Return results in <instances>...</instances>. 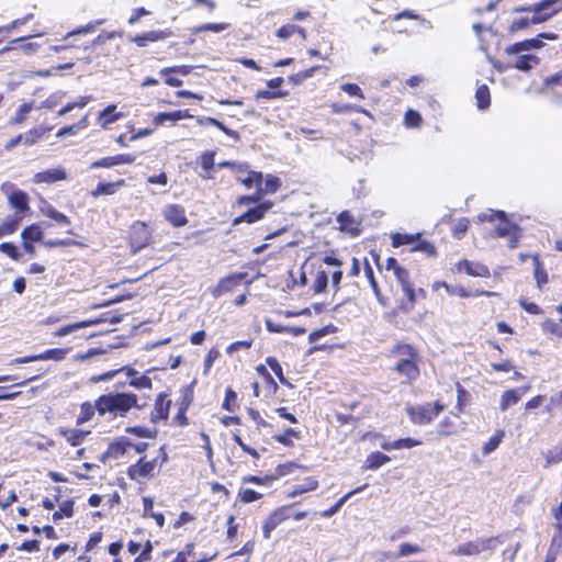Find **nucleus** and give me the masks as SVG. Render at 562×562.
Masks as SVG:
<instances>
[{
  "mask_svg": "<svg viewBox=\"0 0 562 562\" xmlns=\"http://www.w3.org/2000/svg\"><path fill=\"white\" fill-rule=\"evenodd\" d=\"M541 38L547 40H555L557 35L551 33H541L536 38L526 40L522 42L515 43L505 48V53L508 55H518L521 53H527L529 50L540 48L542 46Z\"/></svg>",
  "mask_w": 562,
  "mask_h": 562,
  "instance_id": "nucleus-8",
  "label": "nucleus"
},
{
  "mask_svg": "<svg viewBox=\"0 0 562 562\" xmlns=\"http://www.w3.org/2000/svg\"><path fill=\"white\" fill-rule=\"evenodd\" d=\"M337 222L339 223L341 231L349 232L352 235L358 233V229L355 226V221L348 212H341L337 217Z\"/></svg>",
  "mask_w": 562,
  "mask_h": 562,
  "instance_id": "nucleus-35",
  "label": "nucleus"
},
{
  "mask_svg": "<svg viewBox=\"0 0 562 562\" xmlns=\"http://www.w3.org/2000/svg\"><path fill=\"white\" fill-rule=\"evenodd\" d=\"M469 228V221L461 218L457 222L453 227V236L458 239L462 238Z\"/></svg>",
  "mask_w": 562,
  "mask_h": 562,
  "instance_id": "nucleus-55",
  "label": "nucleus"
},
{
  "mask_svg": "<svg viewBox=\"0 0 562 562\" xmlns=\"http://www.w3.org/2000/svg\"><path fill=\"white\" fill-rule=\"evenodd\" d=\"M292 437H297V431L289 428L283 434L276 436L274 439L284 446H291Z\"/></svg>",
  "mask_w": 562,
  "mask_h": 562,
  "instance_id": "nucleus-52",
  "label": "nucleus"
},
{
  "mask_svg": "<svg viewBox=\"0 0 562 562\" xmlns=\"http://www.w3.org/2000/svg\"><path fill=\"white\" fill-rule=\"evenodd\" d=\"M66 355H67V351L65 349L55 348V349H49L42 353L36 355V358H37V361L38 360L59 361V360L65 359Z\"/></svg>",
  "mask_w": 562,
  "mask_h": 562,
  "instance_id": "nucleus-41",
  "label": "nucleus"
},
{
  "mask_svg": "<svg viewBox=\"0 0 562 562\" xmlns=\"http://www.w3.org/2000/svg\"><path fill=\"white\" fill-rule=\"evenodd\" d=\"M0 250L12 258L13 260H18L20 257V254L16 249V247L11 243H3L0 245Z\"/></svg>",
  "mask_w": 562,
  "mask_h": 562,
  "instance_id": "nucleus-64",
  "label": "nucleus"
},
{
  "mask_svg": "<svg viewBox=\"0 0 562 562\" xmlns=\"http://www.w3.org/2000/svg\"><path fill=\"white\" fill-rule=\"evenodd\" d=\"M422 117L419 113L408 110L405 114V124L407 127H417L420 124Z\"/></svg>",
  "mask_w": 562,
  "mask_h": 562,
  "instance_id": "nucleus-58",
  "label": "nucleus"
},
{
  "mask_svg": "<svg viewBox=\"0 0 562 562\" xmlns=\"http://www.w3.org/2000/svg\"><path fill=\"white\" fill-rule=\"evenodd\" d=\"M103 23L102 20L100 21H95V22H91V23H88L87 25L85 26H80L69 33H67V35L65 36V38H68L70 36H74V35H77V34H88V33H92L99 25H101Z\"/></svg>",
  "mask_w": 562,
  "mask_h": 562,
  "instance_id": "nucleus-49",
  "label": "nucleus"
},
{
  "mask_svg": "<svg viewBox=\"0 0 562 562\" xmlns=\"http://www.w3.org/2000/svg\"><path fill=\"white\" fill-rule=\"evenodd\" d=\"M167 34L162 31H149L140 35H136L132 41L139 47L146 46L148 43L165 40Z\"/></svg>",
  "mask_w": 562,
  "mask_h": 562,
  "instance_id": "nucleus-23",
  "label": "nucleus"
},
{
  "mask_svg": "<svg viewBox=\"0 0 562 562\" xmlns=\"http://www.w3.org/2000/svg\"><path fill=\"white\" fill-rule=\"evenodd\" d=\"M143 504H144V516L153 517L156 520L157 525L161 528L165 524V518H164L162 514H157V513H155V510H153V507H154L153 499L149 497H144Z\"/></svg>",
  "mask_w": 562,
  "mask_h": 562,
  "instance_id": "nucleus-32",
  "label": "nucleus"
},
{
  "mask_svg": "<svg viewBox=\"0 0 562 562\" xmlns=\"http://www.w3.org/2000/svg\"><path fill=\"white\" fill-rule=\"evenodd\" d=\"M124 184H125L124 180H119L117 182H113V183H99L97 186V188L92 191V195L99 196V195L113 194L117 187H122Z\"/></svg>",
  "mask_w": 562,
  "mask_h": 562,
  "instance_id": "nucleus-33",
  "label": "nucleus"
},
{
  "mask_svg": "<svg viewBox=\"0 0 562 562\" xmlns=\"http://www.w3.org/2000/svg\"><path fill=\"white\" fill-rule=\"evenodd\" d=\"M498 541L496 538H477L473 541L460 543L450 551L456 557H475L485 551L493 552Z\"/></svg>",
  "mask_w": 562,
  "mask_h": 562,
  "instance_id": "nucleus-3",
  "label": "nucleus"
},
{
  "mask_svg": "<svg viewBox=\"0 0 562 562\" xmlns=\"http://www.w3.org/2000/svg\"><path fill=\"white\" fill-rule=\"evenodd\" d=\"M128 384L135 389L142 390V389H148L150 390L153 387V382L150 378L147 375H136L135 378L131 379Z\"/></svg>",
  "mask_w": 562,
  "mask_h": 562,
  "instance_id": "nucleus-45",
  "label": "nucleus"
},
{
  "mask_svg": "<svg viewBox=\"0 0 562 562\" xmlns=\"http://www.w3.org/2000/svg\"><path fill=\"white\" fill-rule=\"evenodd\" d=\"M151 238V232L144 222L133 223L130 232L131 246L134 252L146 247Z\"/></svg>",
  "mask_w": 562,
  "mask_h": 562,
  "instance_id": "nucleus-7",
  "label": "nucleus"
},
{
  "mask_svg": "<svg viewBox=\"0 0 562 562\" xmlns=\"http://www.w3.org/2000/svg\"><path fill=\"white\" fill-rule=\"evenodd\" d=\"M97 324H99L98 319L78 322V323L66 325V326L59 328L55 335L60 336V337L66 336V335L74 333L77 329L86 328V327L93 326Z\"/></svg>",
  "mask_w": 562,
  "mask_h": 562,
  "instance_id": "nucleus-30",
  "label": "nucleus"
},
{
  "mask_svg": "<svg viewBox=\"0 0 562 562\" xmlns=\"http://www.w3.org/2000/svg\"><path fill=\"white\" fill-rule=\"evenodd\" d=\"M263 196L262 194V188H259L257 190V192L252 195H244V196H240L237 201V203L239 205H245V204H250V203H257L261 200V198Z\"/></svg>",
  "mask_w": 562,
  "mask_h": 562,
  "instance_id": "nucleus-61",
  "label": "nucleus"
},
{
  "mask_svg": "<svg viewBox=\"0 0 562 562\" xmlns=\"http://www.w3.org/2000/svg\"><path fill=\"white\" fill-rule=\"evenodd\" d=\"M475 99L477 108L484 110L490 105V90L486 85H482L476 89Z\"/></svg>",
  "mask_w": 562,
  "mask_h": 562,
  "instance_id": "nucleus-39",
  "label": "nucleus"
},
{
  "mask_svg": "<svg viewBox=\"0 0 562 562\" xmlns=\"http://www.w3.org/2000/svg\"><path fill=\"white\" fill-rule=\"evenodd\" d=\"M286 94H288L286 92H281V91L259 90L256 92L255 98L257 100H259V99H277V98H283Z\"/></svg>",
  "mask_w": 562,
  "mask_h": 562,
  "instance_id": "nucleus-57",
  "label": "nucleus"
},
{
  "mask_svg": "<svg viewBox=\"0 0 562 562\" xmlns=\"http://www.w3.org/2000/svg\"><path fill=\"white\" fill-rule=\"evenodd\" d=\"M529 390L528 386L508 390L503 393L499 402V408L504 412L510 406L517 404L521 396Z\"/></svg>",
  "mask_w": 562,
  "mask_h": 562,
  "instance_id": "nucleus-16",
  "label": "nucleus"
},
{
  "mask_svg": "<svg viewBox=\"0 0 562 562\" xmlns=\"http://www.w3.org/2000/svg\"><path fill=\"white\" fill-rule=\"evenodd\" d=\"M132 408H140L138 396L131 392H111L97 398V412L101 416L125 417Z\"/></svg>",
  "mask_w": 562,
  "mask_h": 562,
  "instance_id": "nucleus-1",
  "label": "nucleus"
},
{
  "mask_svg": "<svg viewBox=\"0 0 562 562\" xmlns=\"http://www.w3.org/2000/svg\"><path fill=\"white\" fill-rule=\"evenodd\" d=\"M391 458L381 452H372L366 460L364 468L368 470H376L383 464L387 463Z\"/></svg>",
  "mask_w": 562,
  "mask_h": 562,
  "instance_id": "nucleus-28",
  "label": "nucleus"
},
{
  "mask_svg": "<svg viewBox=\"0 0 562 562\" xmlns=\"http://www.w3.org/2000/svg\"><path fill=\"white\" fill-rule=\"evenodd\" d=\"M477 222H491L499 238H508V247L516 248L521 237L520 228L510 222L503 211L486 210L477 215Z\"/></svg>",
  "mask_w": 562,
  "mask_h": 562,
  "instance_id": "nucleus-2",
  "label": "nucleus"
},
{
  "mask_svg": "<svg viewBox=\"0 0 562 562\" xmlns=\"http://www.w3.org/2000/svg\"><path fill=\"white\" fill-rule=\"evenodd\" d=\"M281 186V181L279 178L269 175L266 178L265 187L262 188V194H271L274 193Z\"/></svg>",
  "mask_w": 562,
  "mask_h": 562,
  "instance_id": "nucleus-47",
  "label": "nucleus"
},
{
  "mask_svg": "<svg viewBox=\"0 0 562 562\" xmlns=\"http://www.w3.org/2000/svg\"><path fill=\"white\" fill-rule=\"evenodd\" d=\"M406 411L414 424L424 425L434 420L443 411V405L439 402L428 403L420 406H409Z\"/></svg>",
  "mask_w": 562,
  "mask_h": 562,
  "instance_id": "nucleus-5",
  "label": "nucleus"
},
{
  "mask_svg": "<svg viewBox=\"0 0 562 562\" xmlns=\"http://www.w3.org/2000/svg\"><path fill=\"white\" fill-rule=\"evenodd\" d=\"M136 157L131 154H121L112 157H104L91 164V168H110L117 165H130L135 161Z\"/></svg>",
  "mask_w": 562,
  "mask_h": 562,
  "instance_id": "nucleus-13",
  "label": "nucleus"
},
{
  "mask_svg": "<svg viewBox=\"0 0 562 562\" xmlns=\"http://www.w3.org/2000/svg\"><path fill=\"white\" fill-rule=\"evenodd\" d=\"M122 117L121 112H116V105L110 104L99 113L98 122L102 128H106L112 123Z\"/></svg>",
  "mask_w": 562,
  "mask_h": 562,
  "instance_id": "nucleus-20",
  "label": "nucleus"
},
{
  "mask_svg": "<svg viewBox=\"0 0 562 562\" xmlns=\"http://www.w3.org/2000/svg\"><path fill=\"white\" fill-rule=\"evenodd\" d=\"M157 470V461L140 459L136 464L128 468L127 474L131 480L139 481L143 479H151L155 476Z\"/></svg>",
  "mask_w": 562,
  "mask_h": 562,
  "instance_id": "nucleus-9",
  "label": "nucleus"
},
{
  "mask_svg": "<svg viewBox=\"0 0 562 562\" xmlns=\"http://www.w3.org/2000/svg\"><path fill=\"white\" fill-rule=\"evenodd\" d=\"M394 353L403 357L395 364L394 371L406 376L408 381L416 380L419 375V369L414 362V349L408 345H400L395 348Z\"/></svg>",
  "mask_w": 562,
  "mask_h": 562,
  "instance_id": "nucleus-4",
  "label": "nucleus"
},
{
  "mask_svg": "<svg viewBox=\"0 0 562 562\" xmlns=\"http://www.w3.org/2000/svg\"><path fill=\"white\" fill-rule=\"evenodd\" d=\"M459 271H465L469 276L473 277H483L486 278L490 276V270L486 266L480 262H473L469 260H461L458 263Z\"/></svg>",
  "mask_w": 562,
  "mask_h": 562,
  "instance_id": "nucleus-17",
  "label": "nucleus"
},
{
  "mask_svg": "<svg viewBox=\"0 0 562 562\" xmlns=\"http://www.w3.org/2000/svg\"><path fill=\"white\" fill-rule=\"evenodd\" d=\"M318 486V481L314 477H306L302 483L296 484L290 492H288L286 497L293 498L304 493L315 491Z\"/></svg>",
  "mask_w": 562,
  "mask_h": 562,
  "instance_id": "nucleus-21",
  "label": "nucleus"
},
{
  "mask_svg": "<svg viewBox=\"0 0 562 562\" xmlns=\"http://www.w3.org/2000/svg\"><path fill=\"white\" fill-rule=\"evenodd\" d=\"M267 364L271 368V370L276 373L279 380L282 383H285V379L283 376L282 368L276 358L269 357L266 360Z\"/></svg>",
  "mask_w": 562,
  "mask_h": 562,
  "instance_id": "nucleus-63",
  "label": "nucleus"
},
{
  "mask_svg": "<svg viewBox=\"0 0 562 562\" xmlns=\"http://www.w3.org/2000/svg\"><path fill=\"white\" fill-rule=\"evenodd\" d=\"M562 0H541L540 2L533 4L529 8V11L536 13L532 16L531 22L533 24L541 23L550 19L552 15L562 10Z\"/></svg>",
  "mask_w": 562,
  "mask_h": 562,
  "instance_id": "nucleus-6",
  "label": "nucleus"
},
{
  "mask_svg": "<svg viewBox=\"0 0 562 562\" xmlns=\"http://www.w3.org/2000/svg\"><path fill=\"white\" fill-rule=\"evenodd\" d=\"M291 517V506L277 508L265 521L262 532L265 539H270L271 532L284 520Z\"/></svg>",
  "mask_w": 562,
  "mask_h": 562,
  "instance_id": "nucleus-10",
  "label": "nucleus"
},
{
  "mask_svg": "<svg viewBox=\"0 0 562 562\" xmlns=\"http://www.w3.org/2000/svg\"><path fill=\"white\" fill-rule=\"evenodd\" d=\"M88 434L89 432L79 429L61 430L63 437L67 440L68 443H70L74 447L79 446Z\"/></svg>",
  "mask_w": 562,
  "mask_h": 562,
  "instance_id": "nucleus-29",
  "label": "nucleus"
},
{
  "mask_svg": "<svg viewBox=\"0 0 562 562\" xmlns=\"http://www.w3.org/2000/svg\"><path fill=\"white\" fill-rule=\"evenodd\" d=\"M241 280V276H234L229 278L222 279L217 285V288L214 290V295L220 296L224 292H228L232 290V288L237 284Z\"/></svg>",
  "mask_w": 562,
  "mask_h": 562,
  "instance_id": "nucleus-37",
  "label": "nucleus"
},
{
  "mask_svg": "<svg viewBox=\"0 0 562 562\" xmlns=\"http://www.w3.org/2000/svg\"><path fill=\"white\" fill-rule=\"evenodd\" d=\"M97 411V402L94 405L91 403H83L80 407V413L77 417V424L81 425L87 423L91 419V417L94 415V412Z\"/></svg>",
  "mask_w": 562,
  "mask_h": 562,
  "instance_id": "nucleus-38",
  "label": "nucleus"
},
{
  "mask_svg": "<svg viewBox=\"0 0 562 562\" xmlns=\"http://www.w3.org/2000/svg\"><path fill=\"white\" fill-rule=\"evenodd\" d=\"M328 283V276L325 271L319 270L316 273V278L314 281V291L316 293H322L326 290Z\"/></svg>",
  "mask_w": 562,
  "mask_h": 562,
  "instance_id": "nucleus-48",
  "label": "nucleus"
},
{
  "mask_svg": "<svg viewBox=\"0 0 562 562\" xmlns=\"http://www.w3.org/2000/svg\"><path fill=\"white\" fill-rule=\"evenodd\" d=\"M21 237L23 240L40 241L43 237V231L38 225L32 224L22 231Z\"/></svg>",
  "mask_w": 562,
  "mask_h": 562,
  "instance_id": "nucleus-34",
  "label": "nucleus"
},
{
  "mask_svg": "<svg viewBox=\"0 0 562 562\" xmlns=\"http://www.w3.org/2000/svg\"><path fill=\"white\" fill-rule=\"evenodd\" d=\"M535 279L539 286L548 282V274L541 267L538 255L532 256Z\"/></svg>",
  "mask_w": 562,
  "mask_h": 562,
  "instance_id": "nucleus-42",
  "label": "nucleus"
},
{
  "mask_svg": "<svg viewBox=\"0 0 562 562\" xmlns=\"http://www.w3.org/2000/svg\"><path fill=\"white\" fill-rule=\"evenodd\" d=\"M48 131H49V128H46V127H43V126H37V127L33 128V130H30L29 132H26L23 135V143H24V145H26V146L34 145Z\"/></svg>",
  "mask_w": 562,
  "mask_h": 562,
  "instance_id": "nucleus-31",
  "label": "nucleus"
},
{
  "mask_svg": "<svg viewBox=\"0 0 562 562\" xmlns=\"http://www.w3.org/2000/svg\"><path fill=\"white\" fill-rule=\"evenodd\" d=\"M422 234H401V233H394L391 235L392 238V246L393 247H400L403 245H413L415 246L416 241L419 240Z\"/></svg>",
  "mask_w": 562,
  "mask_h": 562,
  "instance_id": "nucleus-26",
  "label": "nucleus"
},
{
  "mask_svg": "<svg viewBox=\"0 0 562 562\" xmlns=\"http://www.w3.org/2000/svg\"><path fill=\"white\" fill-rule=\"evenodd\" d=\"M340 89L351 97L364 99L361 88L356 83H344L340 86Z\"/></svg>",
  "mask_w": 562,
  "mask_h": 562,
  "instance_id": "nucleus-54",
  "label": "nucleus"
},
{
  "mask_svg": "<svg viewBox=\"0 0 562 562\" xmlns=\"http://www.w3.org/2000/svg\"><path fill=\"white\" fill-rule=\"evenodd\" d=\"M214 151H205L201 156V166L204 169L205 172H209L214 167Z\"/></svg>",
  "mask_w": 562,
  "mask_h": 562,
  "instance_id": "nucleus-60",
  "label": "nucleus"
},
{
  "mask_svg": "<svg viewBox=\"0 0 562 562\" xmlns=\"http://www.w3.org/2000/svg\"><path fill=\"white\" fill-rule=\"evenodd\" d=\"M331 109H333V112H335V113H350L352 111H356V112H361V113L367 114L366 110L359 109L358 106L351 105V104L334 103L331 105Z\"/></svg>",
  "mask_w": 562,
  "mask_h": 562,
  "instance_id": "nucleus-51",
  "label": "nucleus"
},
{
  "mask_svg": "<svg viewBox=\"0 0 562 562\" xmlns=\"http://www.w3.org/2000/svg\"><path fill=\"white\" fill-rule=\"evenodd\" d=\"M295 31H299V26L294 24L283 25L277 31V36L281 40H288L292 36Z\"/></svg>",
  "mask_w": 562,
  "mask_h": 562,
  "instance_id": "nucleus-59",
  "label": "nucleus"
},
{
  "mask_svg": "<svg viewBox=\"0 0 562 562\" xmlns=\"http://www.w3.org/2000/svg\"><path fill=\"white\" fill-rule=\"evenodd\" d=\"M423 552V548L418 544H413L409 542H404L398 546V552L395 558H404L412 554H417Z\"/></svg>",
  "mask_w": 562,
  "mask_h": 562,
  "instance_id": "nucleus-43",
  "label": "nucleus"
},
{
  "mask_svg": "<svg viewBox=\"0 0 562 562\" xmlns=\"http://www.w3.org/2000/svg\"><path fill=\"white\" fill-rule=\"evenodd\" d=\"M504 435H505L504 430H497L496 434L494 436H492L486 443H484V446L482 448L483 454L486 456V454H490L491 452H493L498 447V445L502 442Z\"/></svg>",
  "mask_w": 562,
  "mask_h": 562,
  "instance_id": "nucleus-40",
  "label": "nucleus"
},
{
  "mask_svg": "<svg viewBox=\"0 0 562 562\" xmlns=\"http://www.w3.org/2000/svg\"><path fill=\"white\" fill-rule=\"evenodd\" d=\"M64 98V93L63 92H57V93H54L52 95H49L45 101H43L41 104H40V109L42 108H45V109H52L54 108L55 105H57L60 100Z\"/></svg>",
  "mask_w": 562,
  "mask_h": 562,
  "instance_id": "nucleus-56",
  "label": "nucleus"
},
{
  "mask_svg": "<svg viewBox=\"0 0 562 562\" xmlns=\"http://www.w3.org/2000/svg\"><path fill=\"white\" fill-rule=\"evenodd\" d=\"M411 251H420L428 256H435L436 247L430 241L422 240L419 238V240L416 241L415 246L412 247Z\"/></svg>",
  "mask_w": 562,
  "mask_h": 562,
  "instance_id": "nucleus-44",
  "label": "nucleus"
},
{
  "mask_svg": "<svg viewBox=\"0 0 562 562\" xmlns=\"http://www.w3.org/2000/svg\"><path fill=\"white\" fill-rule=\"evenodd\" d=\"M171 400H168L165 394H159L155 401L154 409L151 412V420H165L168 418Z\"/></svg>",
  "mask_w": 562,
  "mask_h": 562,
  "instance_id": "nucleus-15",
  "label": "nucleus"
},
{
  "mask_svg": "<svg viewBox=\"0 0 562 562\" xmlns=\"http://www.w3.org/2000/svg\"><path fill=\"white\" fill-rule=\"evenodd\" d=\"M9 203L19 212H25L29 210V195L21 191L15 190L8 196Z\"/></svg>",
  "mask_w": 562,
  "mask_h": 562,
  "instance_id": "nucleus-22",
  "label": "nucleus"
},
{
  "mask_svg": "<svg viewBox=\"0 0 562 562\" xmlns=\"http://www.w3.org/2000/svg\"><path fill=\"white\" fill-rule=\"evenodd\" d=\"M228 26L229 25L227 23H206V24L195 27L193 30V33L198 34V33L206 32V31L220 33V32L225 31Z\"/></svg>",
  "mask_w": 562,
  "mask_h": 562,
  "instance_id": "nucleus-46",
  "label": "nucleus"
},
{
  "mask_svg": "<svg viewBox=\"0 0 562 562\" xmlns=\"http://www.w3.org/2000/svg\"><path fill=\"white\" fill-rule=\"evenodd\" d=\"M547 465L562 461V446L549 450L546 454Z\"/></svg>",
  "mask_w": 562,
  "mask_h": 562,
  "instance_id": "nucleus-53",
  "label": "nucleus"
},
{
  "mask_svg": "<svg viewBox=\"0 0 562 562\" xmlns=\"http://www.w3.org/2000/svg\"><path fill=\"white\" fill-rule=\"evenodd\" d=\"M66 179L67 172L63 168L44 170L33 176L34 183H54Z\"/></svg>",
  "mask_w": 562,
  "mask_h": 562,
  "instance_id": "nucleus-14",
  "label": "nucleus"
},
{
  "mask_svg": "<svg viewBox=\"0 0 562 562\" xmlns=\"http://www.w3.org/2000/svg\"><path fill=\"white\" fill-rule=\"evenodd\" d=\"M539 58L532 54L521 53L518 54L517 59L513 63V67L522 71L530 70L535 65H538Z\"/></svg>",
  "mask_w": 562,
  "mask_h": 562,
  "instance_id": "nucleus-24",
  "label": "nucleus"
},
{
  "mask_svg": "<svg viewBox=\"0 0 562 562\" xmlns=\"http://www.w3.org/2000/svg\"><path fill=\"white\" fill-rule=\"evenodd\" d=\"M271 206H272V203H270V202L261 203V204L248 210L243 215L236 217L234 220L233 224L238 225L239 223H243V222L255 223V222L261 220L265 216L266 212L269 209H271Z\"/></svg>",
  "mask_w": 562,
  "mask_h": 562,
  "instance_id": "nucleus-12",
  "label": "nucleus"
},
{
  "mask_svg": "<svg viewBox=\"0 0 562 562\" xmlns=\"http://www.w3.org/2000/svg\"><path fill=\"white\" fill-rule=\"evenodd\" d=\"M262 494L250 490V488H243L239 492V498L243 503H251L259 498H261Z\"/></svg>",
  "mask_w": 562,
  "mask_h": 562,
  "instance_id": "nucleus-50",
  "label": "nucleus"
},
{
  "mask_svg": "<svg viewBox=\"0 0 562 562\" xmlns=\"http://www.w3.org/2000/svg\"><path fill=\"white\" fill-rule=\"evenodd\" d=\"M262 173L258 171H249L247 177H239L238 180L247 188L256 187L257 190L262 188Z\"/></svg>",
  "mask_w": 562,
  "mask_h": 562,
  "instance_id": "nucleus-36",
  "label": "nucleus"
},
{
  "mask_svg": "<svg viewBox=\"0 0 562 562\" xmlns=\"http://www.w3.org/2000/svg\"><path fill=\"white\" fill-rule=\"evenodd\" d=\"M19 226V221L9 220L0 225V236L10 235L16 231Z\"/></svg>",
  "mask_w": 562,
  "mask_h": 562,
  "instance_id": "nucleus-62",
  "label": "nucleus"
},
{
  "mask_svg": "<svg viewBox=\"0 0 562 562\" xmlns=\"http://www.w3.org/2000/svg\"><path fill=\"white\" fill-rule=\"evenodd\" d=\"M40 211L43 215L54 220L58 224H70V220L65 214L58 212L50 203L45 200L41 201Z\"/></svg>",
  "mask_w": 562,
  "mask_h": 562,
  "instance_id": "nucleus-19",
  "label": "nucleus"
},
{
  "mask_svg": "<svg viewBox=\"0 0 562 562\" xmlns=\"http://www.w3.org/2000/svg\"><path fill=\"white\" fill-rule=\"evenodd\" d=\"M397 282L401 284L403 292L407 296L411 303L415 302V290L413 284L409 282V274L406 269L403 267L397 268V271L394 273Z\"/></svg>",
  "mask_w": 562,
  "mask_h": 562,
  "instance_id": "nucleus-18",
  "label": "nucleus"
},
{
  "mask_svg": "<svg viewBox=\"0 0 562 562\" xmlns=\"http://www.w3.org/2000/svg\"><path fill=\"white\" fill-rule=\"evenodd\" d=\"M164 217L175 227L187 225L188 218L184 209L177 204H169L162 211Z\"/></svg>",
  "mask_w": 562,
  "mask_h": 562,
  "instance_id": "nucleus-11",
  "label": "nucleus"
},
{
  "mask_svg": "<svg viewBox=\"0 0 562 562\" xmlns=\"http://www.w3.org/2000/svg\"><path fill=\"white\" fill-rule=\"evenodd\" d=\"M34 109V102L22 103L13 117L10 119L9 125H21L29 116L31 111Z\"/></svg>",
  "mask_w": 562,
  "mask_h": 562,
  "instance_id": "nucleus-27",
  "label": "nucleus"
},
{
  "mask_svg": "<svg viewBox=\"0 0 562 562\" xmlns=\"http://www.w3.org/2000/svg\"><path fill=\"white\" fill-rule=\"evenodd\" d=\"M190 117H192V115L188 111L162 112V113H158L154 117V123L156 125H160V124H164L165 121L177 122L179 120L190 119Z\"/></svg>",
  "mask_w": 562,
  "mask_h": 562,
  "instance_id": "nucleus-25",
  "label": "nucleus"
}]
</instances>
